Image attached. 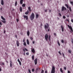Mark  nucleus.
Masks as SVG:
<instances>
[{
    "label": "nucleus",
    "mask_w": 73,
    "mask_h": 73,
    "mask_svg": "<svg viewBox=\"0 0 73 73\" xmlns=\"http://www.w3.org/2000/svg\"><path fill=\"white\" fill-rule=\"evenodd\" d=\"M35 18V14L34 13H32L30 16V19L31 20H33Z\"/></svg>",
    "instance_id": "nucleus-1"
},
{
    "label": "nucleus",
    "mask_w": 73,
    "mask_h": 73,
    "mask_svg": "<svg viewBox=\"0 0 73 73\" xmlns=\"http://www.w3.org/2000/svg\"><path fill=\"white\" fill-rule=\"evenodd\" d=\"M55 73V67L54 66H52V69L51 70V73Z\"/></svg>",
    "instance_id": "nucleus-2"
},
{
    "label": "nucleus",
    "mask_w": 73,
    "mask_h": 73,
    "mask_svg": "<svg viewBox=\"0 0 73 73\" xmlns=\"http://www.w3.org/2000/svg\"><path fill=\"white\" fill-rule=\"evenodd\" d=\"M62 11H67L66 8H65L64 6H63L62 7Z\"/></svg>",
    "instance_id": "nucleus-3"
},
{
    "label": "nucleus",
    "mask_w": 73,
    "mask_h": 73,
    "mask_svg": "<svg viewBox=\"0 0 73 73\" xmlns=\"http://www.w3.org/2000/svg\"><path fill=\"white\" fill-rule=\"evenodd\" d=\"M45 38L46 41H48V35L47 34H46L45 35Z\"/></svg>",
    "instance_id": "nucleus-4"
},
{
    "label": "nucleus",
    "mask_w": 73,
    "mask_h": 73,
    "mask_svg": "<svg viewBox=\"0 0 73 73\" xmlns=\"http://www.w3.org/2000/svg\"><path fill=\"white\" fill-rule=\"evenodd\" d=\"M46 24L47 26H46V25H45L44 26V28L45 29H48V27H49V25H48V23H46Z\"/></svg>",
    "instance_id": "nucleus-5"
},
{
    "label": "nucleus",
    "mask_w": 73,
    "mask_h": 73,
    "mask_svg": "<svg viewBox=\"0 0 73 73\" xmlns=\"http://www.w3.org/2000/svg\"><path fill=\"white\" fill-rule=\"evenodd\" d=\"M68 27L69 28L70 30L72 32H73V29H72V27L70 26L69 25H68Z\"/></svg>",
    "instance_id": "nucleus-6"
},
{
    "label": "nucleus",
    "mask_w": 73,
    "mask_h": 73,
    "mask_svg": "<svg viewBox=\"0 0 73 73\" xmlns=\"http://www.w3.org/2000/svg\"><path fill=\"white\" fill-rule=\"evenodd\" d=\"M35 65H37V59L36 58L34 60Z\"/></svg>",
    "instance_id": "nucleus-7"
},
{
    "label": "nucleus",
    "mask_w": 73,
    "mask_h": 73,
    "mask_svg": "<svg viewBox=\"0 0 73 73\" xmlns=\"http://www.w3.org/2000/svg\"><path fill=\"white\" fill-rule=\"evenodd\" d=\"M23 17L24 18L26 19V20H28V16L27 15H24Z\"/></svg>",
    "instance_id": "nucleus-8"
},
{
    "label": "nucleus",
    "mask_w": 73,
    "mask_h": 73,
    "mask_svg": "<svg viewBox=\"0 0 73 73\" xmlns=\"http://www.w3.org/2000/svg\"><path fill=\"white\" fill-rule=\"evenodd\" d=\"M31 7H28V9L29 11V12H31V11H32V10H31Z\"/></svg>",
    "instance_id": "nucleus-9"
},
{
    "label": "nucleus",
    "mask_w": 73,
    "mask_h": 73,
    "mask_svg": "<svg viewBox=\"0 0 73 73\" xmlns=\"http://www.w3.org/2000/svg\"><path fill=\"white\" fill-rule=\"evenodd\" d=\"M61 28L62 29V32H64V27H63V26L62 25L61 26Z\"/></svg>",
    "instance_id": "nucleus-10"
},
{
    "label": "nucleus",
    "mask_w": 73,
    "mask_h": 73,
    "mask_svg": "<svg viewBox=\"0 0 73 73\" xmlns=\"http://www.w3.org/2000/svg\"><path fill=\"white\" fill-rule=\"evenodd\" d=\"M19 42L18 41V40L17 41V46H19Z\"/></svg>",
    "instance_id": "nucleus-11"
},
{
    "label": "nucleus",
    "mask_w": 73,
    "mask_h": 73,
    "mask_svg": "<svg viewBox=\"0 0 73 73\" xmlns=\"http://www.w3.org/2000/svg\"><path fill=\"white\" fill-rule=\"evenodd\" d=\"M31 52L33 53H34L35 52V49L34 48H33L31 50Z\"/></svg>",
    "instance_id": "nucleus-12"
},
{
    "label": "nucleus",
    "mask_w": 73,
    "mask_h": 73,
    "mask_svg": "<svg viewBox=\"0 0 73 73\" xmlns=\"http://www.w3.org/2000/svg\"><path fill=\"white\" fill-rule=\"evenodd\" d=\"M12 61H10V66L11 68L12 67Z\"/></svg>",
    "instance_id": "nucleus-13"
},
{
    "label": "nucleus",
    "mask_w": 73,
    "mask_h": 73,
    "mask_svg": "<svg viewBox=\"0 0 73 73\" xmlns=\"http://www.w3.org/2000/svg\"><path fill=\"white\" fill-rule=\"evenodd\" d=\"M25 15H28L29 14V11L27 10V12H26L25 13Z\"/></svg>",
    "instance_id": "nucleus-14"
},
{
    "label": "nucleus",
    "mask_w": 73,
    "mask_h": 73,
    "mask_svg": "<svg viewBox=\"0 0 73 73\" xmlns=\"http://www.w3.org/2000/svg\"><path fill=\"white\" fill-rule=\"evenodd\" d=\"M27 34L28 36H29V34H30V32H29V31H27Z\"/></svg>",
    "instance_id": "nucleus-15"
},
{
    "label": "nucleus",
    "mask_w": 73,
    "mask_h": 73,
    "mask_svg": "<svg viewBox=\"0 0 73 73\" xmlns=\"http://www.w3.org/2000/svg\"><path fill=\"white\" fill-rule=\"evenodd\" d=\"M27 42L28 45H29V40L28 39L27 40Z\"/></svg>",
    "instance_id": "nucleus-16"
},
{
    "label": "nucleus",
    "mask_w": 73,
    "mask_h": 73,
    "mask_svg": "<svg viewBox=\"0 0 73 73\" xmlns=\"http://www.w3.org/2000/svg\"><path fill=\"white\" fill-rule=\"evenodd\" d=\"M1 18L2 19V20H4V21H5V18H4V17H3V16H1Z\"/></svg>",
    "instance_id": "nucleus-17"
},
{
    "label": "nucleus",
    "mask_w": 73,
    "mask_h": 73,
    "mask_svg": "<svg viewBox=\"0 0 73 73\" xmlns=\"http://www.w3.org/2000/svg\"><path fill=\"white\" fill-rule=\"evenodd\" d=\"M23 0H20V3L21 4H22L23 3Z\"/></svg>",
    "instance_id": "nucleus-18"
},
{
    "label": "nucleus",
    "mask_w": 73,
    "mask_h": 73,
    "mask_svg": "<svg viewBox=\"0 0 73 73\" xmlns=\"http://www.w3.org/2000/svg\"><path fill=\"white\" fill-rule=\"evenodd\" d=\"M1 5H4V1L3 0H2L1 1Z\"/></svg>",
    "instance_id": "nucleus-19"
},
{
    "label": "nucleus",
    "mask_w": 73,
    "mask_h": 73,
    "mask_svg": "<svg viewBox=\"0 0 73 73\" xmlns=\"http://www.w3.org/2000/svg\"><path fill=\"white\" fill-rule=\"evenodd\" d=\"M0 64H1V65H4V63H2V62H0Z\"/></svg>",
    "instance_id": "nucleus-20"
},
{
    "label": "nucleus",
    "mask_w": 73,
    "mask_h": 73,
    "mask_svg": "<svg viewBox=\"0 0 73 73\" xmlns=\"http://www.w3.org/2000/svg\"><path fill=\"white\" fill-rule=\"evenodd\" d=\"M22 10H23V9H22V7H20V12H22Z\"/></svg>",
    "instance_id": "nucleus-21"
},
{
    "label": "nucleus",
    "mask_w": 73,
    "mask_h": 73,
    "mask_svg": "<svg viewBox=\"0 0 73 73\" xmlns=\"http://www.w3.org/2000/svg\"><path fill=\"white\" fill-rule=\"evenodd\" d=\"M60 71L61 72V73H63V70H62V68H60Z\"/></svg>",
    "instance_id": "nucleus-22"
},
{
    "label": "nucleus",
    "mask_w": 73,
    "mask_h": 73,
    "mask_svg": "<svg viewBox=\"0 0 73 73\" xmlns=\"http://www.w3.org/2000/svg\"><path fill=\"white\" fill-rule=\"evenodd\" d=\"M36 18H38V17H39V15H38V14H36Z\"/></svg>",
    "instance_id": "nucleus-23"
},
{
    "label": "nucleus",
    "mask_w": 73,
    "mask_h": 73,
    "mask_svg": "<svg viewBox=\"0 0 73 73\" xmlns=\"http://www.w3.org/2000/svg\"><path fill=\"white\" fill-rule=\"evenodd\" d=\"M34 57L35 56H34V55H33L32 56V59L33 60H34V58H35Z\"/></svg>",
    "instance_id": "nucleus-24"
},
{
    "label": "nucleus",
    "mask_w": 73,
    "mask_h": 73,
    "mask_svg": "<svg viewBox=\"0 0 73 73\" xmlns=\"http://www.w3.org/2000/svg\"><path fill=\"white\" fill-rule=\"evenodd\" d=\"M66 7L68 9H69V6H68V5L66 4L65 5Z\"/></svg>",
    "instance_id": "nucleus-25"
},
{
    "label": "nucleus",
    "mask_w": 73,
    "mask_h": 73,
    "mask_svg": "<svg viewBox=\"0 0 73 73\" xmlns=\"http://www.w3.org/2000/svg\"><path fill=\"white\" fill-rule=\"evenodd\" d=\"M17 1H16L15 3V6H17Z\"/></svg>",
    "instance_id": "nucleus-26"
},
{
    "label": "nucleus",
    "mask_w": 73,
    "mask_h": 73,
    "mask_svg": "<svg viewBox=\"0 0 73 73\" xmlns=\"http://www.w3.org/2000/svg\"><path fill=\"white\" fill-rule=\"evenodd\" d=\"M68 51L69 53H71V50H68Z\"/></svg>",
    "instance_id": "nucleus-27"
},
{
    "label": "nucleus",
    "mask_w": 73,
    "mask_h": 73,
    "mask_svg": "<svg viewBox=\"0 0 73 73\" xmlns=\"http://www.w3.org/2000/svg\"><path fill=\"white\" fill-rule=\"evenodd\" d=\"M22 6L23 7H25V4H23L22 5Z\"/></svg>",
    "instance_id": "nucleus-28"
},
{
    "label": "nucleus",
    "mask_w": 73,
    "mask_h": 73,
    "mask_svg": "<svg viewBox=\"0 0 73 73\" xmlns=\"http://www.w3.org/2000/svg\"><path fill=\"white\" fill-rule=\"evenodd\" d=\"M24 45H25V46H27V44H26V42H24V43L23 44Z\"/></svg>",
    "instance_id": "nucleus-29"
},
{
    "label": "nucleus",
    "mask_w": 73,
    "mask_h": 73,
    "mask_svg": "<svg viewBox=\"0 0 73 73\" xmlns=\"http://www.w3.org/2000/svg\"><path fill=\"white\" fill-rule=\"evenodd\" d=\"M69 9L70 12H71L72 11V9H71V7H69Z\"/></svg>",
    "instance_id": "nucleus-30"
},
{
    "label": "nucleus",
    "mask_w": 73,
    "mask_h": 73,
    "mask_svg": "<svg viewBox=\"0 0 73 73\" xmlns=\"http://www.w3.org/2000/svg\"><path fill=\"white\" fill-rule=\"evenodd\" d=\"M70 3L71 5H73V1H70Z\"/></svg>",
    "instance_id": "nucleus-31"
},
{
    "label": "nucleus",
    "mask_w": 73,
    "mask_h": 73,
    "mask_svg": "<svg viewBox=\"0 0 73 73\" xmlns=\"http://www.w3.org/2000/svg\"><path fill=\"white\" fill-rule=\"evenodd\" d=\"M1 21L2 23H5V21H3V20H1Z\"/></svg>",
    "instance_id": "nucleus-32"
},
{
    "label": "nucleus",
    "mask_w": 73,
    "mask_h": 73,
    "mask_svg": "<svg viewBox=\"0 0 73 73\" xmlns=\"http://www.w3.org/2000/svg\"><path fill=\"white\" fill-rule=\"evenodd\" d=\"M62 54H63V57L65 58V55L63 53H62Z\"/></svg>",
    "instance_id": "nucleus-33"
},
{
    "label": "nucleus",
    "mask_w": 73,
    "mask_h": 73,
    "mask_svg": "<svg viewBox=\"0 0 73 73\" xmlns=\"http://www.w3.org/2000/svg\"><path fill=\"white\" fill-rule=\"evenodd\" d=\"M5 32H6V31H5V29H4L3 33L4 34H5Z\"/></svg>",
    "instance_id": "nucleus-34"
},
{
    "label": "nucleus",
    "mask_w": 73,
    "mask_h": 73,
    "mask_svg": "<svg viewBox=\"0 0 73 73\" xmlns=\"http://www.w3.org/2000/svg\"><path fill=\"white\" fill-rule=\"evenodd\" d=\"M58 45H59V46H60V44L59 42L58 41Z\"/></svg>",
    "instance_id": "nucleus-35"
},
{
    "label": "nucleus",
    "mask_w": 73,
    "mask_h": 73,
    "mask_svg": "<svg viewBox=\"0 0 73 73\" xmlns=\"http://www.w3.org/2000/svg\"><path fill=\"white\" fill-rule=\"evenodd\" d=\"M50 35H49V37H48V39H49V40H50Z\"/></svg>",
    "instance_id": "nucleus-36"
},
{
    "label": "nucleus",
    "mask_w": 73,
    "mask_h": 73,
    "mask_svg": "<svg viewBox=\"0 0 73 73\" xmlns=\"http://www.w3.org/2000/svg\"><path fill=\"white\" fill-rule=\"evenodd\" d=\"M32 71L33 72H34V71H35V69H34V68H33L32 69Z\"/></svg>",
    "instance_id": "nucleus-37"
},
{
    "label": "nucleus",
    "mask_w": 73,
    "mask_h": 73,
    "mask_svg": "<svg viewBox=\"0 0 73 73\" xmlns=\"http://www.w3.org/2000/svg\"><path fill=\"white\" fill-rule=\"evenodd\" d=\"M19 63L20 65H21V62L20 61V62H19Z\"/></svg>",
    "instance_id": "nucleus-38"
},
{
    "label": "nucleus",
    "mask_w": 73,
    "mask_h": 73,
    "mask_svg": "<svg viewBox=\"0 0 73 73\" xmlns=\"http://www.w3.org/2000/svg\"><path fill=\"white\" fill-rule=\"evenodd\" d=\"M61 42H62V43H64V41L63 40H62Z\"/></svg>",
    "instance_id": "nucleus-39"
},
{
    "label": "nucleus",
    "mask_w": 73,
    "mask_h": 73,
    "mask_svg": "<svg viewBox=\"0 0 73 73\" xmlns=\"http://www.w3.org/2000/svg\"><path fill=\"white\" fill-rule=\"evenodd\" d=\"M64 70H66V67H64Z\"/></svg>",
    "instance_id": "nucleus-40"
},
{
    "label": "nucleus",
    "mask_w": 73,
    "mask_h": 73,
    "mask_svg": "<svg viewBox=\"0 0 73 73\" xmlns=\"http://www.w3.org/2000/svg\"><path fill=\"white\" fill-rule=\"evenodd\" d=\"M58 53L60 54V55H61V52H60V51H59Z\"/></svg>",
    "instance_id": "nucleus-41"
},
{
    "label": "nucleus",
    "mask_w": 73,
    "mask_h": 73,
    "mask_svg": "<svg viewBox=\"0 0 73 73\" xmlns=\"http://www.w3.org/2000/svg\"><path fill=\"white\" fill-rule=\"evenodd\" d=\"M16 20H17V23H18V22H19V19H16Z\"/></svg>",
    "instance_id": "nucleus-42"
},
{
    "label": "nucleus",
    "mask_w": 73,
    "mask_h": 73,
    "mask_svg": "<svg viewBox=\"0 0 73 73\" xmlns=\"http://www.w3.org/2000/svg\"><path fill=\"white\" fill-rule=\"evenodd\" d=\"M63 19H65L66 18L65 16H63Z\"/></svg>",
    "instance_id": "nucleus-43"
},
{
    "label": "nucleus",
    "mask_w": 73,
    "mask_h": 73,
    "mask_svg": "<svg viewBox=\"0 0 73 73\" xmlns=\"http://www.w3.org/2000/svg\"><path fill=\"white\" fill-rule=\"evenodd\" d=\"M26 54L27 55H29V53L28 52H27L26 53Z\"/></svg>",
    "instance_id": "nucleus-44"
},
{
    "label": "nucleus",
    "mask_w": 73,
    "mask_h": 73,
    "mask_svg": "<svg viewBox=\"0 0 73 73\" xmlns=\"http://www.w3.org/2000/svg\"><path fill=\"white\" fill-rule=\"evenodd\" d=\"M66 21H68V23H69V19H66Z\"/></svg>",
    "instance_id": "nucleus-45"
},
{
    "label": "nucleus",
    "mask_w": 73,
    "mask_h": 73,
    "mask_svg": "<svg viewBox=\"0 0 73 73\" xmlns=\"http://www.w3.org/2000/svg\"><path fill=\"white\" fill-rule=\"evenodd\" d=\"M44 70H42L41 71V73H44Z\"/></svg>",
    "instance_id": "nucleus-46"
},
{
    "label": "nucleus",
    "mask_w": 73,
    "mask_h": 73,
    "mask_svg": "<svg viewBox=\"0 0 73 73\" xmlns=\"http://www.w3.org/2000/svg\"><path fill=\"white\" fill-rule=\"evenodd\" d=\"M20 60L21 61H22L23 60V58H20Z\"/></svg>",
    "instance_id": "nucleus-47"
},
{
    "label": "nucleus",
    "mask_w": 73,
    "mask_h": 73,
    "mask_svg": "<svg viewBox=\"0 0 73 73\" xmlns=\"http://www.w3.org/2000/svg\"><path fill=\"white\" fill-rule=\"evenodd\" d=\"M23 50L24 52H25V49H23Z\"/></svg>",
    "instance_id": "nucleus-48"
},
{
    "label": "nucleus",
    "mask_w": 73,
    "mask_h": 73,
    "mask_svg": "<svg viewBox=\"0 0 73 73\" xmlns=\"http://www.w3.org/2000/svg\"><path fill=\"white\" fill-rule=\"evenodd\" d=\"M29 72L30 73H31V70L30 69L29 70Z\"/></svg>",
    "instance_id": "nucleus-49"
},
{
    "label": "nucleus",
    "mask_w": 73,
    "mask_h": 73,
    "mask_svg": "<svg viewBox=\"0 0 73 73\" xmlns=\"http://www.w3.org/2000/svg\"><path fill=\"white\" fill-rule=\"evenodd\" d=\"M30 39L31 40H33V38H32V37H31L30 38Z\"/></svg>",
    "instance_id": "nucleus-50"
},
{
    "label": "nucleus",
    "mask_w": 73,
    "mask_h": 73,
    "mask_svg": "<svg viewBox=\"0 0 73 73\" xmlns=\"http://www.w3.org/2000/svg\"><path fill=\"white\" fill-rule=\"evenodd\" d=\"M71 21L72 22V23H73V19H71Z\"/></svg>",
    "instance_id": "nucleus-51"
},
{
    "label": "nucleus",
    "mask_w": 73,
    "mask_h": 73,
    "mask_svg": "<svg viewBox=\"0 0 73 73\" xmlns=\"http://www.w3.org/2000/svg\"><path fill=\"white\" fill-rule=\"evenodd\" d=\"M72 44H73V39H72Z\"/></svg>",
    "instance_id": "nucleus-52"
},
{
    "label": "nucleus",
    "mask_w": 73,
    "mask_h": 73,
    "mask_svg": "<svg viewBox=\"0 0 73 73\" xmlns=\"http://www.w3.org/2000/svg\"><path fill=\"white\" fill-rule=\"evenodd\" d=\"M59 15L60 16H61V13H59Z\"/></svg>",
    "instance_id": "nucleus-53"
},
{
    "label": "nucleus",
    "mask_w": 73,
    "mask_h": 73,
    "mask_svg": "<svg viewBox=\"0 0 73 73\" xmlns=\"http://www.w3.org/2000/svg\"><path fill=\"white\" fill-rule=\"evenodd\" d=\"M33 43L34 44H35V41H33Z\"/></svg>",
    "instance_id": "nucleus-54"
},
{
    "label": "nucleus",
    "mask_w": 73,
    "mask_h": 73,
    "mask_svg": "<svg viewBox=\"0 0 73 73\" xmlns=\"http://www.w3.org/2000/svg\"><path fill=\"white\" fill-rule=\"evenodd\" d=\"M18 61L19 62L20 61V60H19V59H18Z\"/></svg>",
    "instance_id": "nucleus-55"
},
{
    "label": "nucleus",
    "mask_w": 73,
    "mask_h": 73,
    "mask_svg": "<svg viewBox=\"0 0 73 73\" xmlns=\"http://www.w3.org/2000/svg\"><path fill=\"white\" fill-rule=\"evenodd\" d=\"M45 12H47V10H46V9L45 10Z\"/></svg>",
    "instance_id": "nucleus-56"
},
{
    "label": "nucleus",
    "mask_w": 73,
    "mask_h": 73,
    "mask_svg": "<svg viewBox=\"0 0 73 73\" xmlns=\"http://www.w3.org/2000/svg\"><path fill=\"white\" fill-rule=\"evenodd\" d=\"M68 73H70V71L68 70Z\"/></svg>",
    "instance_id": "nucleus-57"
},
{
    "label": "nucleus",
    "mask_w": 73,
    "mask_h": 73,
    "mask_svg": "<svg viewBox=\"0 0 73 73\" xmlns=\"http://www.w3.org/2000/svg\"><path fill=\"white\" fill-rule=\"evenodd\" d=\"M57 20H60V18L58 17L57 18Z\"/></svg>",
    "instance_id": "nucleus-58"
},
{
    "label": "nucleus",
    "mask_w": 73,
    "mask_h": 73,
    "mask_svg": "<svg viewBox=\"0 0 73 73\" xmlns=\"http://www.w3.org/2000/svg\"><path fill=\"white\" fill-rule=\"evenodd\" d=\"M25 39H23V42H25Z\"/></svg>",
    "instance_id": "nucleus-59"
},
{
    "label": "nucleus",
    "mask_w": 73,
    "mask_h": 73,
    "mask_svg": "<svg viewBox=\"0 0 73 73\" xmlns=\"http://www.w3.org/2000/svg\"><path fill=\"white\" fill-rule=\"evenodd\" d=\"M50 31V29H48V32H49Z\"/></svg>",
    "instance_id": "nucleus-60"
},
{
    "label": "nucleus",
    "mask_w": 73,
    "mask_h": 73,
    "mask_svg": "<svg viewBox=\"0 0 73 73\" xmlns=\"http://www.w3.org/2000/svg\"><path fill=\"white\" fill-rule=\"evenodd\" d=\"M25 50H26V51H28V50H27V48H25Z\"/></svg>",
    "instance_id": "nucleus-61"
},
{
    "label": "nucleus",
    "mask_w": 73,
    "mask_h": 73,
    "mask_svg": "<svg viewBox=\"0 0 73 73\" xmlns=\"http://www.w3.org/2000/svg\"><path fill=\"white\" fill-rule=\"evenodd\" d=\"M45 73H47V70H46L45 72Z\"/></svg>",
    "instance_id": "nucleus-62"
},
{
    "label": "nucleus",
    "mask_w": 73,
    "mask_h": 73,
    "mask_svg": "<svg viewBox=\"0 0 73 73\" xmlns=\"http://www.w3.org/2000/svg\"><path fill=\"white\" fill-rule=\"evenodd\" d=\"M0 25H2V24L1 23V22H0Z\"/></svg>",
    "instance_id": "nucleus-63"
},
{
    "label": "nucleus",
    "mask_w": 73,
    "mask_h": 73,
    "mask_svg": "<svg viewBox=\"0 0 73 73\" xmlns=\"http://www.w3.org/2000/svg\"><path fill=\"white\" fill-rule=\"evenodd\" d=\"M38 70V68H37L36 69V71H37Z\"/></svg>",
    "instance_id": "nucleus-64"
}]
</instances>
